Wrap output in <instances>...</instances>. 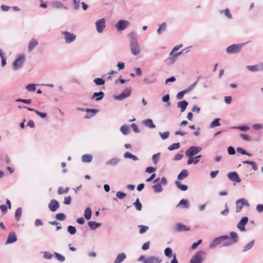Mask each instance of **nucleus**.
I'll return each instance as SVG.
<instances>
[{
    "mask_svg": "<svg viewBox=\"0 0 263 263\" xmlns=\"http://www.w3.org/2000/svg\"><path fill=\"white\" fill-rule=\"evenodd\" d=\"M67 231L70 235H74L76 233V228L72 226H69L67 228Z\"/></svg>",
    "mask_w": 263,
    "mask_h": 263,
    "instance_id": "49",
    "label": "nucleus"
},
{
    "mask_svg": "<svg viewBox=\"0 0 263 263\" xmlns=\"http://www.w3.org/2000/svg\"><path fill=\"white\" fill-rule=\"evenodd\" d=\"M133 204L136 206V209L138 210V211H141V209H142V204L141 203H140V201H139V198H137L135 202H134Z\"/></svg>",
    "mask_w": 263,
    "mask_h": 263,
    "instance_id": "47",
    "label": "nucleus"
},
{
    "mask_svg": "<svg viewBox=\"0 0 263 263\" xmlns=\"http://www.w3.org/2000/svg\"><path fill=\"white\" fill-rule=\"evenodd\" d=\"M143 124L151 128H154L156 127V125L153 123L152 119H148L143 121Z\"/></svg>",
    "mask_w": 263,
    "mask_h": 263,
    "instance_id": "29",
    "label": "nucleus"
},
{
    "mask_svg": "<svg viewBox=\"0 0 263 263\" xmlns=\"http://www.w3.org/2000/svg\"><path fill=\"white\" fill-rule=\"evenodd\" d=\"M182 205V208L183 209H188L190 207V203L189 201L186 199H181L179 202L176 205V207H179L180 206Z\"/></svg>",
    "mask_w": 263,
    "mask_h": 263,
    "instance_id": "25",
    "label": "nucleus"
},
{
    "mask_svg": "<svg viewBox=\"0 0 263 263\" xmlns=\"http://www.w3.org/2000/svg\"><path fill=\"white\" fill-rule=\"evenodd\" d=\"M34 225L35 227H41L43 225V221L40 219H36L34 221Z\"/></svg>",
    "mask_w": 263,
    "mask_h": 263,
    "instance_id": "64",
    "label": "nucleus"
},
{
    "mask_svg": "<svg viewBox=\"0 0 263 263\" xmlns=\"http://www.w3.org/2000/svg\"><path fill=\"white\" fill-rule=\"evenodd\" d=\"M48 208L51 212H55L60 207L58 201L55 199H52L48 203Z\"/></svg>",
    "mask_w": 263,
    "mask_h": 263,
    "instance_id": "13",
    "label": "nucleus"
},
{
    "mask_svg": "<svg viewBox=\"0 0 263 263\" xmlns=\"http://www.w3.org/2000/svg\"><path fill=\"white\" fill-rule=\"evenodd\" d=\"M164 254L166 256L171 257L172 256V250L170 248H166L164 250Z\"/></svg>",
    "mask_w": 263,
    "mask_h": 263,
    "instance_id": "51",
    "label": "nucleus"
},
{
    "mask_svg": "<svg viewBox=\"0 0 263 263\" xmlns=\"http://www.w3.org/2000/svg\"><path fill=\"white\" fill-rule=\"evenodd\" d=\"M239 136L240 137H241L245 141H252L251 137L247 135L241 134L239 135Z\"/></svg>",
    "mask_w": 263,
    "mask_h": 263,
    "instance_id": "60",
    "label": "nucleus"
},
{
    "mask_svg": "<svg viewBox=\"0 0 263 263\" xmlns=\"http://www.w3.org/2000/svg\"><path fill=\"white\" fill-rule=\"evenodd\" d=\"M248 221V218L246 216L243 217L237 224V228L241 231H245V225Z\"/></svg>",
    "mask_w": 263,
    "mask_h": 263,
    "instance_id": "14",
    "label": "nucleus"
},
{
    "mask_svg": "<svg viewBox=\"0 0 263 263\" xmlns=\"http://www.w3.org/2000/svg\"><path fill=\"white\" fill-rule=\"evenodd\" d=\"M175 230L177 232L187 231L190 230V227H186L182 223H178L175 226Z\"/></svg>",
    "mask_w": 263,
    "mask_h": 263,
    "instance_id": "17",
    "label": "nucleus"
},
{
    "mask_svg": "<svg viewBox=\"0 0 263 263\" xmlns=\"http://www.w3.org/2000/svg\"><path fill=\"white\" fill-rule=\"evenodd\" d=\"M236 151L238 153H240L242 155H247L249 157H251L252 155L249 153H248L245 149L241 147H237L236 148Z\"/></svg>",
    "mask_w": 263,
    "mask_h": 263,
    "instance_id": "44",
    "label": "nucleus"
},
{
    "mask_svg": "<svg viewBox=\"0 0 263 263\" xmlns=\"http://www.w3.org/2000/svg\"><path fill=\"white\" fill-rule=\"evenodd\" d=\"M126 256L124 253H120L118 255L116 259L114 261V263H121L126 258Z\"/></svg>",
    "mask_w": 263,
    "mask_h": 263,
    "instance_id": "28",
    "label": "nucleus"
},
{
    "mask_svg": "<svg viewBox=\"0 0 263 263\" xmlns=\"http://www.w3.org/2000/svg\"><path fill=\"white\" fill-rule=\"evenodd\" d=\"M53 5L57 8H60L64 7L63 4L59 1H56L53 3Z\"/></svg>",
    "mask_w": 263,
    "mask_h": 263,
    "instance_id": "61",
    "label": "nucleus"
},
{
    "mask_svg": "<svg viewBox=\"0 0 263 263\" xmlns=\"http://www.w3.org/2000/svg\"><path fill=\"white\" fill-rule=\"evenodd\" d=\"M229 213V209L228 208L227 203L225 204V209L220 212V214L223 216H227Z\"/></svg>",
    "mask_w": 263,
    "mask_h": 263,
    "instance_id": "57",
    "label": "nucleus"
},
{
    "mask_svg": "<svg viewBox=\"0 0 263 263\" xmlns=\"http://www.w3.org/2000/svg\"><path fill=\"white\" fill-rule=\"evenodd\" d=\"M22 215V209L18 208L15 212V217L17 221H19Z\"/></svg>",
    "mask_w": 263,
    "mask_h": 263,
    "instance_id": "41",
    "label": "nucleus"
},
{
    "mask_svg": "<svg viewBox=\"0 0 263 263\" xmlns=\"http://www.w3.org/2000/svg\"><path fill=\"white\" fill-rule=\"evenodd\" d=\"M161 262V260H160L158 257L155 256H149L146 258L144 260H143V263H160Z\"/></svg>",
    "mask_w": 263,
    "mask_h": 263,
    "instance_id": "21",
    "label": "nucleus"
},
{
    "mask_svg": "<svg viewBox=\"0 0 263 263\" xmlns=\"http://www.w3.org/2000/svg\"><path fill=\"white\" fill-rule=\"evenodd\" d=\"M62 34L64 36L65 42L68 44L74 41L77 37V35L75 34L66 31H62Z\"/></svg>",
    "mask_w": 263,
    "mask_h": 263,
    "instance_id": "7",
    "label": "nucleus"
},
{
    "mask_svg": "<svg viewBox=\"0 0 263 263\" xmlns=\"http://www.w3.org/2000/svg\"><path fill=\"white\" fill-rule=\"evenodd\" d=\"M54 255L55 256L56 258L58 260L60 261L61 262H63L65 260V257L63 255H61L60 254L58 253H54Z\"/></svg>",
    "mask_w": 263,
    "mask_h": 263,
    "instance_id": "58",
    "label": "nucleus"
},
{
    "mask_svg": "<svg viewBox=\"0 0 263 263\" xmlns=\"http://www.w3.org/2000/svg\"><path fill=\"white\" fill-rule=\"evenodd\" d=\"M93 82L97 85H102L105 84V81L102 78H96Z\"/></svg>",
    "mask_w": 263,
    "mask_h": 263,
    "instance_id": "46",
    "label": "nucleus"
},
{
    "mask_svg": "<svg viewBox=\"0 0 263 263\" xmlns=\"http://www.w3.org/2000/svg\"><path fill=\"white\" fill-rule=\"evenodd\" d=\"M186 93V92L185 91V90H183L182 91H180L178 92L176 95V98L177 100H181L182 99L184 95Z\"/></svg>",
    "mask_w": 263,
    "mask_h": 263,
    "instance_id": "54",
    "label": "nucleus"
},
{
    "mask_svg": "<svg viewBox=\"0 0 263 263\" xmlns=\"http://www.w3.org/2000/svg\"><path fill=\"white\" fill-rule=\"evenodd\" d=\"M17 240V237L14 232L10 233L8 236L6 244L13 243Z\"/></svg>",
    "mask_w": 263,
    "mask_h": 263,
    "instance_id": "16",
    "label": "nucleus"
},
{
    "mask_svg": "<svg viewBox=\"0 0 263 263\" xmlns=\"http://www.w3.org/2000/svg\"><path fill=\"white\" fill-rule=\"evenodd\" d=\"M170 95L168 94H167V95L164 96L162 98V102H166V106L167 107L170 106L171 105V103L170 102Z\"/></svg>",
    "mask_w": 263,
    "mask_h": 263,
    "instance_id": "38",
    "label": "nucleus"
},
{
    "mask_svg": "<svg viewBox=\"0 0 263 263\" xmlns=\"http://www.w3.org/2000/svg\"><path fill=\"white\" fill-rule=\"evenodd\" d=\"M188 157L187 163L188 165L191 164L192 163H194V164H197L199 160H194V158L193 156H187Z\"/></svg>",
    "mask_w": 263,
    "mask_h": 263,
    "instance_id": "40",
    "label": "nucleus"
},
{
    "mask_svg": "<svg viewBox=\"0 0 263 263\" xmlns=\"http://www.w3.org/2000/svg\"><path fill=\"white\" fill-rule=\"evenodd\" d=\"M88 224L90 228L92 230L96 229L98 227L101 226V225L100 223H98L93 221H89L88 222Z\"/></svg>",
    "mask_w": 263,
    "mask_h": 263,
    "instance_id": "32",
    "label": "nucleus"
},
{
    "mask_svg": "<svg viewBox=\"0 0 263 263\" xmlns=\"http://www.w3.org/2000/svg\"><path fill=\"white\" fill-rule=\"evenodd\" d=\"M105 19L104 18H101L97 21L95 23L96 30L99 33H102L105 27Z\"/></svg>",
    "mask_w": 263,
    "mask_h": 263,
    "instance_id": "10",
    "label": "nucleus"
},
{
    "mask_svg": "<svg viewBox=\"0 0 263 263\" xmlns=\"http://www.w3.org/2000/svg\"><path fill=\"white\" fill-rule=\"evenodd\" d=\"M255 240H253L251 241H250L248 243L246 244L242 249V252H245L246 251H248L250 250L254 246V245Z\"/></svg>",
    "mask_w": 263,
    "mask_h": 263,
    "instance_id": "30",
    "label": "nucleus"
},
{
    "mask_svg": "<svg viewBox=\"0 0 263 263\" xmlns=\"http://www.w3.org/2000/svg\"><path fill=\"white\" fill-rule=\"evenodd\" d=\"M126 196V194L121 191L117 192L116 193V197L120 199H122Z\"/></svg>",
    "mask_w": 263,
    "mask_h": 263,
    "instance_id": "53",
    "label": "nucleus"
},
{
    "mask_svg": "<svg viewBox=\"0 0 263 263\" xmlns=\"http://www.w3.org/2000/svg\"><path fill=\"white\" fill-rule=\"evenodd\" d=\"M143 81L146 84H153L156 81V78L154 75H151L148 77L144 78Z\"/></svg>",
    "mask_w": 263,
    "mask_h": 263,
    "instance_id": "23",
    "label": "nucleus"
},
{
    "mask_svg": "<svg viewBox=\"0 0 263 263\" xmlns=\"http://www.w3.org/2000/svg\"><path fill=\"white\" fill-rule=\"evenodd\" d=\"M175 184L178 189L182 191H185L187 190V186L186 185L182 184L179 181H176Z\"/></svg>",
    "mask_w": 263,
    "mask_h": 263,
    "instance_id": "37",
    "label": "nucleus"
},
{
    "mask_svg": "<svg viewBox=\"0 0 263 263\" xmlns=\"http://www.w3.org/2000/svg\"><path fill=\"white\" fill-rule=\"evenodd\" d=\"M220 119L216 118L210 124V127L211 128H214L216 126H218L220 125L219 122Z\"/></svg>",
    "mask_w": 263,
    "mask_h": 263,
    "instance_id": "42",
    "label": "nucleus"
},
{
    "mask_svg": "<svg viewBox=\"0 0 263 263\" xmlns=\"http://www.w3.org/2000/svg\"><path fill=\"white\" fill-rule=\"evenodd\" d=\"M159 135L160 136L161 138L163 140H165L167 139L170 136V132H165L164 133H159Z\"/></svg>",
    "mask_w": 263,
    "mask_h": 263,
    "instance_id": "52",
    "label": "nucleus"
},
{
    "mask_svg": "<svg viewBox=\"0 0 263 263\" xmlns=\"http://www.w3.org/2000/svg\"><path fill=\"white\" fill-rule=\"evenodd\" d=\"M233 128L238 129L242 131H247L250 129V127L246 125H240L238 126L234 127Z\"/></svg>",
    "mask_w": 263,
    "mask_h": 263,
    "instance_id": "55",
    "label": "nucleus"
},
{
    "mask_svg": "<svg viewBox=\"0 0 263 263\" xmlns=\"http://www.w3.org/2000/svg\"><path fill=\"white\" fill-rule=\"evenodd\" d=\"M69 191V188L68 187H66L65 189H64L63 187H60L58 190V194L59 195L66 194Z\"/></svg>",
    "mask_w": 263,
    "mask_h": 263,
    "instance_id": "43",
    "label": "nucleus"
},
{
    "mask_svg": "<svg viewBox=\"0 0 263 263\" xmlns=\"http://www.w3.org/2000/svg\"><path fill=\"white\" fill-rule=\"evenodd\" d=\"M84 216L87 220H89L91 218V210L90 208L88 207L85 209Z\"/></svg>",
    "mask_w": 263,
    "mask_h": 263,
    "instance_id": "35",
    "label": "nucleus"
},
{
    "mask_svg": "<svg viewBox=\"0 0 263 263\" xmlns=\"http://www.w3.org/2000/svg\"><path fill=\"white\" fill-rule=\"evenodd\" d=\"M120 159L117 157L112 158L105 162V164L107 166H116L119 162Z\"/></svg>",
    "mask_w": 263,
    "mask_h": 263,
    "instance_id": "18",
    "label": "nucleus"
},
{
    "mask_svg": "<svg viewBox=\"0 0 263 263\" xmlns=\"http://www.w3.org/2000/svg\"><path fill=\"white\" fill-rule=\"evenodd\" d=\"M200 146H192L188 148L185 152L186 156H194L201 151Z\"/></svg>",
    "mask_w": 263,
    "mask_h": 263,
    "instance_id": "8",
    "label": "nucleus"
},
{
    "mask_svg": "<svg viewBox=\"0 0 263 263\" xmlns=\"http://www.w3.org/2000/svg\"><path fill=\"white\" fill-rule=\"evenodd\" d=\"M35 86H36V84H33V83H30L26 86V89L28 91H30V92L34 91L36 89Z\"/></svg>",
    "mask_w": 263,
    "mask_h": 263,
    "instance_id": "45",
    "label": "nucleus"
},
{
    "mask_svg": "<svg viewBox=\"0 0 263 263\" xmlns=\"http://www.w3.org/2000/svg\"><path fill=\"white\" fill-rule=\"evenodd\" d=\"M228 152L229 155H233L235 154L236 152L235 148L232 146H229L228 148Z\"/></svg>",
    "mask_w": 263,
    "mask_h": 263,
    "instance_id": "63",
    "label": "nucleus"
},
{
    "mask_svg": "<svg viewBox=\"0 0 263 263\" xmlns=\"http://www.w3.org/2000/svg\"><path fill=\"white\" fill-rule=\"evenodd\" d=\"M131 93V89L130 87H127L123 90L122 92L118 95L116 96L115 98L117 100H123L124 99L127 98L130 95Z\"/></svg>",
    "mask_w": 263,
    "mask_h": 263,
    "instance_id": "11",
    "label": "nucleus"
},
{
    "mask_svg": "<svg viewBox=\"0 0 263 263\" xmlns=\"http://www.w3.org/2000/svg\"><path fill=\"white\" fill-rule=\"evenodd\" d=\"M236 213H239L244 206H249L248 201L244 198H240L236 201Z\"/></svg>",
    "mask_w": 263,
    "mask_h": 263,
    "instance_id": "6",
    "label": "nucleus"
},
{
    "mask_svg": "<svg viewBox=\"0 0 263 263\" xmlns=\"http://www.w3.org/2000/svg\"><path fill=\"white\" fill-rule=\"evenodd\" d=\"M246 43L240 44H233L228 46L226 49V52L228 54H235L239 52L242 48L243 45Z\"/></svg>",
    "mask_w": 263,
    "mask_h": 263,
    "instance_id": "4",
    "label": "nucleus"
},
{
    "mask_svg": "<svg viewBox=\"0 0 263 263\" xmlns=\"http://www.w3.org/2000/svg\"><path fill=\"white\" fill-rule=\"evenodd\" d=\"M160 155V153H158L157 154H155L153 155V156H152L153 161L154 164H156L157 163V162L159 159Z\"/></svg>",
    "mask_w": 263,
    "mask_h": 263,
    "instance_id": "56",
    "label": "nucleus"
},
{
    "mask_svg": "<svg viewBox=\"0 0 263 263\" xmlns=\"http://www.w3.org/2000/svg\"><path fill=\"white\" fill-rule=\"evenodd\" d=\"M104 97V93L102 91L94 92L91 99L96 101H99Z\"/></svg>",
    "mask_w": 263,
    "mask_h": 263,
    "instance_id": "20",
    "label": "nucleus"
},
{
    "mask_svg": "<svg viewBox=\"0 0 263 263\" xmlns=\"http://www.w3.org/2000/svg\"><path fill=\"white\" fill-rule=\"evenodd\" d=\"M188 102L185 100L181 101L177 103V107L180 108L181 112L185 111Z\"/></svg>",
    "mask_w": 263,
    "mask_h": 263,
    "instance_id": "24",
    "label": "nucleus"
},
{
    "mask_svg": "<svg viewBox=\"0 0 263 263\" xmlns=\"http://www.w3.org/2000/svg\"><path fill=\"white\" fill-rule=\"evenodd\" d=\"M128 36L130 39L129 46L132 54L135 56L138 55L141 49L137 41L136 33L134 31L130 32L128 34Z\"/></svg>",
    "mask_w": 263,
    "mask_h": 263,
    "instance_id": "2",
    "label": "nucleus"
},
{
    "mask_svg": "<svg viewBox=\"0 0 263 263\" xmlns=\"http://www.w3.org/2000/svg\"><path fill=\"white\" fill-rule=\"evenodd\" d=\"M222 247H228L236 243L238 240V236L235 232H230V236L228 235H222L214 238L209 245V248L211 249H214L216 247L220 245L222 242L224 241Z\"/></svg>",
    "mask_w": 263,
    "mask_h": 263,
    "instance_id": "1",
    "label": "nucleus"
},
{
    "mask_svg": "<svg viewBox=\"0 0 263 263\" xmlns=\"http://www.w3.org/2000/svg\"><path fill=\"white\" fill-rule=\"evenodd\" d=\"M55 218L60 221H63L66 219V215L63 213H58L55 215Z\"/></svg>",
    "mask_w": 263,
    "mask_h": 263,
    "instance_id": "50",
    "label": "nucleus"
},
{
    "mask_svg": "<svg viewBox=\"0 0 263 263\" xmlns=\"http://www.w3.org/2000/svg\"><path fill=\"white\" fill-rule=\"evenodd\" d=\"M120 131L123 135H127L129 133V126L127 125H123L120 128Z\"/></svg>",
    "mask_w": 263,
    "mask_h": 263,
    "instance_id": "39",
    "label": "nucleus"
},
{
    "mask_svg": "<svg viewBox=\"0 0 263 263\" xmlns=\"http://www.w3.org/2000/svg\"><path fill=\"white\" fill-rule=\"evenodd\" d=\"M155 193H160L163 191V188L161 183H158L152 186Z\"/></svg>",
    "mask_w": 263,
    "mask_h": 263,
    "instance_id": "34",
    "label": "nucleus"
},
{
    "mask_svg": "<svg viewBox=\"0 0 263 263\" xmlns=\"http://www.w3.org/2000/svg\"><path fill=\"white\" fill-rule=\"evenodd\" d=\"M86 111L87 114L85 116L84 118L85 119H89L94 116L98 112V110L97 109L86 108Z\"/></svg>",
    "mask_w": 263,
    "mask_h": 263,
    "instance_id": "19",
    "label": "nucleus"
},
{
    "mask_svg": "<svg viewBox=\"0 0 263 263\" xmlns=\"http://www.w3.org/2000/svg\"><path fill=\"white\" fill-rule=\"evenodd\" d=\"M25 57L24 54H20L14 60L12 64V69L14 71H16L21 69L25 62Z\"/></svg>",
    "mask_w": 263,
    "mask_h": 263,
    "instance_id": "3",
    "label": "nucleus"
},
{
    "mask_svg": "<svg viewBox=\"0 0 263 263\" xmlns=\"http://www.w3.org/2000/svg\"><path fill=\"white\" fill-rule=\"evenodd\" d=\"M227 177L231 181H234L237 183L241 182V178L239 177L237 173L235 172L229 173L227 174Z\"/></svg>",
    "mask_w": 263,
    "mask_h": 263,
    "instance_id": "12",
    "label": "nucleus"
},
{
    "mask_svg": "<svg viewBox=\"0 0 263 263\" xmlns=\"http://www.w3.org/2000/svg\"><path fill=\"white\" fill-rule=\"evenodd\" d=\"M179 55H180V53L179 52H174L171 51L168 60H170L172 63H174Z\"/></svg>",
    "mask_w": 263,
    "mask_h": 263,
    "instance_id": "26",
    "label": "nucleus"
},
{
    "mask_svg": "<svg viewBox=\"0 0 263 263\" xmlns=\"http://www.w3.org/2000/svg\"><path fill=\"white\" fill-rule=\"evenodd\" d=\"M139 227L140 228L139 233L140 234L145 233L148 229V227L147 226H144L143 225H140L139 226Z\"/></svg>",
    "mask_w": 263,
    "mask_h": 263,
    "instance_id": "59",
    "label": "nucleus"
},
{
    "mask_svg": "<svg viewBox=\"0 0 263 263\" xmlns=\"http://www.w3.org/2000/svg\"><path fill=\"white\" fill-rule=\"evenodd\" d=\"M130 25L128 21L121 20L119 21L116 24V28L118 31L125 30Z\"/></svg>",
    "mask_w": 263,
    "mask_h": 263,
    "instance_id": "9",
    "label": "nucleus"
},
{
    "mask_svg": "<svg viewBox=\"0 0 263 263\" xmlns=\"http://www.w3.org/2000/svg\"><path fill=\"white\" fill-rule=\"evenodd\" d=\"M124 157L125 158L132 159L134 161H137L139 159L138 158L137 156L133 155L132 154H131L130 153L128 152H127L124 153Z\"/></svg>",
    "mask_w": 263,
    "mask_h": 263,
    "instance_id": "36",
    "label": "nucleus"
},
{
    "mask_svg": "<svg viewBox=\"0 0 263 263\" xmlns=\"http://www.w3.org/2000/svg\"><path fill=\"white\" fill-rule=\"evenodd\" d=\"M180 147V143H173L170 146L168 147V149L169 151H173L174 149H178Z\"/></svg>",
    "mask_w": 263,
    "mask_h": 263,
    "instance_id": "48",
    "label": "nucleus"
},
{
    "mask_svg": "<svg viewBox=\"0 0 263 263\" xmlns=\"http://www.w3.org/2000/svg\"><path fill=\"white\" fill-rule=\"evenodd\" d=\"M205 258V253L203 251L197 252L191 258L190 263H201Z\"/></svg>",
    "mask_w": 263,
    "mask_h": 263,
    "instance_id": "5",
    "label": "nucleus"
},
{
    "mask_svg": "<svg viewBox=\"0 0 263 263\" xmlns=\"http://www.w3.org/2000/svg\"><path fill=\"white\" fill-rule=\"evenodd\" d=\"M39 44L37 40L32 39L29 42L28 50L29 52H31Z\"/></svg>",
    "mask_w": 263,
    "mask_h": 263,
    "instance_id": "22",
    "label": "nucleus"
},
{
    "mask_svg": "<svg viewBox=\"0 0 263 263\" xmlns=\"http://www.w3.org/2000/svg\"><path fill=\"white\" fill-rule=\"evenodd\" d=\"M189 175V172L186 170H183L179 174L177 177L178 180H181L187 177Z\"/></svg>",
    "mask_w": 263,
    "mask_h": 263,
    "instance_id": "27",
    "label": "nucleus"
},
{
    "mask_svg": "<svg viewBox=\"0 0 263 263\" xmlns=\"http://www.w3.org/2000/svg\"><path fill=\"white\" fill-rule=\"evenodd\" d=\"M15 101L16 102H20L26 104H30L31 102V99H17Z\"/></svg>",
    "mask_w": 263,
    "mask_h": 263,
    "instance_id": "62",
    "label": "nucleus"
},
{
    "mask_svg": "<svg viewBox=\"0 0 263 263\" xmlns=\"http://www.w3.org/2000/svg\"><path fill=\"white\" fill-rule=\"evenodd\" d=\"M92 156L90 154H85L82 157V161L83 162L89 163L92 161Z\"/></svg>",
    "mask_w": 263,
    "mask_h": 263,
    "instance_id": "33",
    "label": "nucleus"
},
{
    "mask_svg": "<svg viewBox=\"0 0 263 263\" xmlns=\"http://www.w3.org/2000/svg\"><path fill=\"white\" fill-rule=\"evenodd\" d=\"M166 27H167L166 23L165 22L162 23L161 24H160L159 25V27L158 29H157V33L159 35L161 34L163 32L165 31V30L166 29Z\"/></svg>",
    "mask_w": 263,
    "mask_h": 263,
    "instance_id": "31",
    "label": "nucleus"
},
{
    "mask_svg": "<svg viewBox=\"0 0 263 263\" xmlns=\"http://www.w3.org/2000/svg\"><path fill=\"white\" fill-rule=\"evenodd\" d=\"M247 68L251 72H256L258 71H263V66L260 65H254L247 66Z\"/></svg>",
    "mask_w": 263,
    "mask_h": 263,
    "instance_id": "15",
    "label": "nucleus"
}]
</instances>
